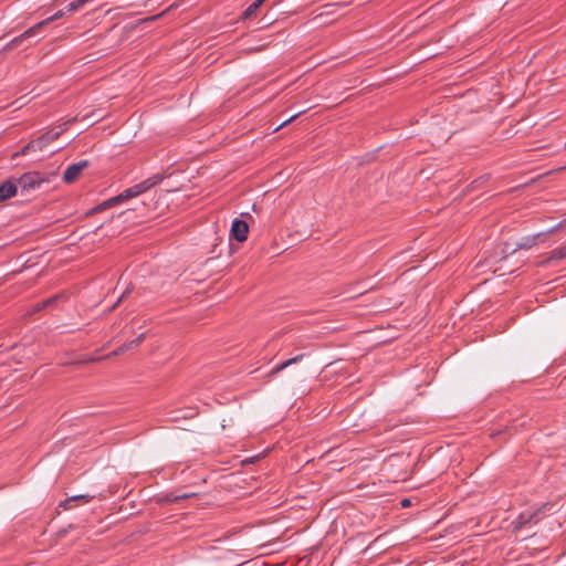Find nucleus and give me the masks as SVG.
<instances>
[{"instance_id": "5", "label": "nucleus", "mask_w": 566, "mask_h": 566, "mask_svg": "<svg viewBox=\"0 0 566 566\" xmlns=\"http://www.w3.org/2000/svg\"><path fill=\"white\" fill-rule=\"evenodd\" d=\"M249 226L244 220L235 218L232 221L230 229V239H234L238 242H244L248 238Z\"/></svg>"}, {"instance_id": "19", "label": "nucleus", "mask_w": 566, "mask_h": 566, "mask_svg": "<svg viewBox=\"0 0 566 566\" xmlns=\"http://www.w3.org/2000/svg\"><path fill=\"white\" fill-rule=\"evenodd\" d=\"M59 298V296H53V297H50L45 301H42L40 303H38L34 307V311L35 312H39L48 306H50L51 304H53L56 300Z\"/></svg>"}, {"instance_id": "14", "label": "nucleus", "mask_w": 566, "mask_h": 566, "mask_svg": "<svg viewBox=\"0 0 566 566\" xmlns=\"http://www.w3.org/2000/svg\"><path fill=\"white\" fill-rule=\"evenodd\" d=\"M563 259H566V244L557 247L554 250H552L545 263Z\"/></svg>"}, {"instance_id": "23", "label": "nucleus", "mask_w": 566, "mask_h": 566, "mask_svg": "<svg viewBox=\"0 0 566 566\" xmlns=\"http://www.w3.org/2000/svg\"><path fill=\"white\" fill-rule=\"evenodd\" d=\"M124 352H126V348L124 345H122L120 347H118L117 349H115L112 354H109L107 357H111V356H117V355H120L123 354Z\"/></svg>"}, {"instance_id": "8", "label": "nucleus", "mask_w": 566, "mask_h": 566, "mask_svg": "<svg viewBox=\"0 0 566 566\" xmlns=\"http://www.w3.org/2000/svg\"><path fill=\"white\" fill-rule=\"evenodd\" d=\"M75 119H71V120H67V122H64L60 125H57L55 128L46 132L45 134L41 135V137H43L45 144H50L52 142H54L55 139H57L69 127V125L71 123H73Z\"/></svg>"}, {"instance_id": "18", "label": "nucleus", "mask_w": 566, "mask_h": 566, "mask_svg": "<svg viewBox=\"0 0 566 566\" xmlns=\"http://www.w3.org/2000/svg\"><path fill=\"white\" fill-rule=\"evenodd\" d=\"M145 339V334H139L135 339L124 344L126 350H130V349H134L136 347H138Z\"/></svg>"}, {"instance_id": "24", "label": "nucleus", "mask_w": 566, "mask_h": 566, "mask_svg": "<svg viewBox=\"0 0 566 566\" xmlns=\"http://www.w3.org/2000/svg\"><path fill=\"white\" fill-rule=\"evenodd\" d=\"M161 14H163V13L157 14V15H153V17H150V18L142 19V20H139V23H146V22H149V21H155V20H157Z\"/></svg>"}, {"instance_id": "17", "label": "nucleus", "mask_w": 566, "mask_h": 566, "mask_svg": "<svg viewBox=\"0 0 566 566\" xmlns=\"http://www.w3.org/2000/svg\"><path fill=\"white\" fill-rule=\"evenodd\" d=\"M262 4L263 3L260 0L254 1L244 10V12L242 13V18H251Z\"/></svg>"}, {"instance_id": "3", "label": "nucleus", "mask_w": 566, "mask_h": 566, "mask_svg": "<svg viewBox=\"0 0 566 566\" xmlns=\"http://www.w3.org/2000/svg\"><path fill=\"white\" fill-rule=\"evenodd\" d=\"M136 197V195L134 193L132 187L124 190L122 193H119L118 196H115L113 198H109L105 201H103L102 203L97 205L96 207L92 208L88 212H87V216H91V214H94V213H97L99 211H103L107 208H111L119 202H123L125 200H128L130 198H134Z\"/></svg>"}, {"instance_id": "12", "label": "nucleus", "mask_w": 566, "mask_h": 566, "mask_svg": "<svg viewBox=\"0 0 566 566\" xmlns=\"http://www.w3.org/2000/svg\"><path fill=\"white\" fill-rule=\"evenodd\" d=\"M65 14H67L66 12V7L62 10H59L57 12H55L53 15L35 23V27L38 28V30L41 32L43 30L44 27H46L48 24H50L51 22L53 21H56L61 18H63Z\"/></svg>"}, {"instance_id": "10", "label": "nucleus", "mask_w": 566, "mask_h": 566, "mask_svg": "<svg viewBox=\"0 0 566 566\" xmlns=\"http://www.w3.org/2000/svg\"><path fill=\"white\" fill-rule=\"evenodd\" d=\"M304 357V354H300V355H296L295 357L293 358H290L287 360H284L277 365H275L272 370H271V375H276L279 374L280 371H282L283 369L287 368L289 366L293 365V364H296L298 363L302 358Z\"/></svg>"}, {"instance_id": "4", "label": "nucleus", "mask_w": 566, "mask_h": 566, "mask_svg": "<svg viewBox=\"0 0 566 566\" xmlns=\"http://www.w3.org/2000/svg\"><path fill=\"white\" fill-rule=\"evenodd\" d=\"M555 231H556V227L552 228L551 230H548L546 232H539L536 234L526 235V237L522 238L516 243V248L523 249V250H528V249L533 248L534 245L544 242L546 240V238L548 235L553 234Z\"/></svg>"}, {"instance_id": "20", "label": "nucleus", "mask_w": 566, "mask_h": 566, "mask_svg": "<svg viewBox=\"0 0 566 566\" xmlns=\"http://www.w3.org/2000/svg\"><path fill=\"white\" fill-rule=\"evenodd\" d=\"M59 298V296H53V297H50L45 301H42L40 303H38L34 307V311L35 312H39L48 306H50L51 304H53L56 300Z\"/></svg>"}, {"instance_id": "9", "label": "nucleus", "mask_w": 566, "mask_h": 566, "mask_svg": "<svg viewBox=\"0 0 566 566\" xmlns=\"http://www.w3.org/2000/svg\"><path fill=\"white\" fill-rule=\"evenodd\" d=\"M18 191L17 182L6 180L0 184V202L12 198Z\"/></svg>"}, {"instance_id": "15", "label": "nucleus", "mask_w": 566, "mask_h": 566, "mask_svg": "<svg viewBox=\"0 0 566 566\" xmlns=\"http://www.w3.org/2000/svg\"><path fill=\"white\" fill-rule=\"evenodd\" d=\"M161 180H163V177L160 175H155V176H151V177L147 178L146 180L139 182V185L143 186V190H144V192H146L149 189H151L153 187H155L156 185H158Z\"/></svg>"}, {"instance_id": "22", "label": "nucleus", "mask_w": 566, "mask_h": 566, "mask_svg": "<svg viewBox=\"0 0 566 566\" xmlns=\"http://www.w3.org/2000/svg\"><path fill=\"white\" fill-rule=\"evenodd\" d=\"M303 112H298L296 114H294L293 116H291L289 119H286L284 123H282L276 129H279L280 127L282 126H285L286 124L291 123L292 120H294L296 117H298Z\"/></svg>"}, {"instance_id": "25", "label": "nucleus", "mask_w": 566, "mask_h": 566, "mask_svg": "<svg viewBox=\"0 0 566 566\" xmlns=\"http://www.w3.org/2000/svg\"><path fill=\"white\" fill-rule=\"evenodd\" d=\"M409 505H410V500H408V499H403V500L401 501V506H402V507H407V506H409Z\"/></svg>"}, {"instance_id": "26", "label": "nucleus", "mask_w": 566, "mask_h": 566, "mask_svg": "<svg viewBox=\"0 0 566 566\" xmlns=\"http://www.w3.org/2000/svg\"><path fill=\"white\" fill-rule=\"evenodd\" d=\"M126 292L122 294V296L117 300V302L114 304L113 307H115L119 302H122L123 297L125 296Z\"/></svg>"}, {"instance_id": "16", "label": "nucleus", "mask_w": 566, "mask_h": 566, "mask_svg": "<svg viewBox=\"0 0 566 566\" xmlns=\"http://www.w3.org/2000/svg\"><path fill=\"white\" fill-rule=\"evenodd\" d=\"M93 0H75V1H72L71 3H69L66 6V12L67 13H73V12H76L78 10H81L85 4L92 2Z\"/></svg>"}, {"instance_id": "7", "label": "nucleus", "mask_w": 566, "mask_h": 566, "mask_svg": "<svg viewBox=\"0 0 566 566\" xmlns=\"http://www.w3.org/2000/svg\"><path fill=\"white\" fill-rule=\"evenodd\" d=\"M39 33H40V31L38 30V28L34 24L33 27L29 28L23 33H21L20 35L13 38L10 42H8L3 50L10 51L12 49H15V48L22 45L30 38L38 35Z\"/></svg>"}, {"instance_id": "27", "label": "nucleus", "mask_w": 566, "mask_h": 566, "mask_svg": "<svg viewBox=\"0 0 566 566\" xmlns=\"http://www.w3.org/2000/svg\"><path fill=\"white\" fill-rule=\"evenodd\" d=\"M188 495H181V496H178L177 499H187Z\"/></svg>"}, {"instance_id": "6", "label": "nucleus", "mask_w": 566, "mask_h": 566, "mask_svg": "<svg viewBox=\"0 0 566 566\" xmlns=\"http://www.w3.org/2000/svg\"><path fill=\"white\" fill-rule=\"evenodd\" d=\"M90 165L88 160H81L78 163H75V164H72L70 165L64 174H63V180L66 182V184H72L74 182L78 177L80 175L82 174V171L87 168Z\"/></svg>"}, {"instance_id": "2", "label": "nucleus", "mask_w": 566, "mask_h": 566, "mask_svg": "<svg viewBox=\"0 0 566 566\" xmlns=\"http://www.w3.org/2000/svg\"><path fill=\"white\" fill-rule=\"evenodd\" d=\"M549 509H552V504L544 503L538 507H532L521 512L511 525L514 531H521L527 526L536 525L545 516L546 511Z\"/></svg>"}, {"instance_id": "11", "label": "nucleus", "mask_w": 566, "mask_h": 566, "mask_svg": "<svg viewBox=\"0 0 566 566\" xmlns=\"http://www.w3.org/2000/svg\"><path fill=\"white\" fill-rule=\"evenodd\" d=\"M45 146H48V144H45L43 137L40 136L39 138L31 140L29 144H27L22 148L21 153L25 155L32 150H42Z\"/></svg>"}, {"instance_id": "13", "label": "nucleus", "mask_w": 566, "mask_h": 566, "mask_svg": "<svg viewBox=\"0 0 566 566\" xmlns=\"http://www.w3.org/2000/svg\"><path fill=\"white\" fill-rule=\"evenodd\" d=\"M92 499H94V496L88 495V494L74 495V496L67 497L66 500L61 502L60 506H62L64 510H70V509H72V505H71L72 502L83 501L85 503H88Z\"/></svg>"}, {"instance_id": "1", "label": "nucleus", "mask_w": 566, "mask_h": 566, "mask_svg": "<svg viewBox=\"0 0 566 566\" xmlns=\"http://www.w3.org/2000/svg\"><path fill=\"white\" fill-rule=\"evenodd\" d=\"M56 177V172L28 171L17 180L21 195H29L31 191L40 189L42 185L50 184Z\"/></svg>"}, {"instance_id": "21", "label": "nucleus", "mask_w": 566, "mask_h": 566, "mask_svg": "<svg viewBox=\"0 0 566 566\" xmlns=\"http://www.w3.org/2000/svg\"><path fill=\"white\" fill-rule=\"evenodd\" d=\"M132 189H133L134 193L136 195V197L144 193L143 186H140L139 184L134 185L132 187Z\"/></svg>"}]
</instances>
